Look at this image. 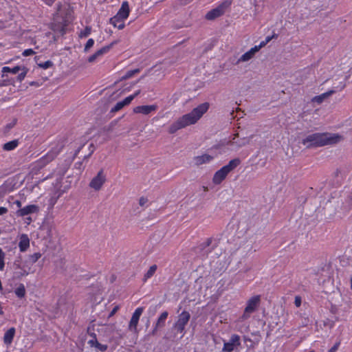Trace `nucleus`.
<instances>
[{
	"label": "nucleus",
	"instance_id": "f257e3e1",
	"mask_svg": "<svg viewBox=\"0 0 352 352\" xmlns=\"http://www.w3.org/2000/svg\"><path fill=\"white\" fill-rule=\"evenodd\" d=\"M342 140L343 137L338 133H314L307 135L301 143L307 148H311L336 144Z\"/></svg>",
	"mask_w": 352,
	"mask_h": 352
},
{
	"label": "nucleus",
	"instance_id": "f03ea898",
	"mask_svg": "<svg viewBox=\"0 0 352 352\" xmlns=\"http://www.w3.org/2000/svg\"><path fill=\"white\" fill-rule=\"evenodd\" d=\"M209 106L208 102L202 103L194 108L190 113L182 116L169 126L168 133L173 134L179 129L195 124L208 111Z\"/></svg>",
	"mask_w": 352,
	"mask_h": 352
},
{
	"label": "nucleus",
	"instance_id": "7ed1b4c3",
	"mask_svg": "<svg viewBox=\"0 0 352 352\" xmlns=\"http://www.w3.org/2000/svg\"><path fill=\"white\" fill-rule=\"evenodd\" d=\"M72 10L68 6L64 8L60 3L57 5V13L54 16L52 30L54 32L64 35L66 33V28L69 23Z\"/></svg>",
	"mask_w": 352,
	"mask_h": 352
},
{
	"label": "nucleus",
	"instance_id": "20e7f679",
	"mask_svg": "<svg viewBox=\"0 0 352 352\" xmlns=\"http://www.w3.org/2000/svg\"><path fill=\"white\" fill-rule=\"evenodd\" d=\"M346 76L344 75H339L333 76L327 80L331 85V89L329 90L332 91V95L343 90L346 87Z\"/></svg>",
	"mask_w": 352,
	"mask_h": 352
},
{
	"label": "nucleus",
	"instance_id": "39448f33",
	"mask_svg": "<svg viewBox=\"0 0 352 352\" xmlns=\"http://www.w3.org/2000/svg\"><path fill=\"white\" fill-rule=\"evenodd\" d=\"M261 303V296L256 295L251 297L247 302L246 307L244 309L243 314L241 318L243 320L248 319L250 314L254 312L257 307L259 306Z\"/></svg>",
	"mask_w": 352,
	"mask_h": 352
},
{
	"label": "nucleus",
	"instance_id": "423d86ee",
	"mask_svg": "<svg viewBox=\"0 0 352 352\" xmlns=\"http://www.w3.org/2000/svg\"><path fill=\"white\" fill-rule=\"evenodd\" d=\"M60 148L50 150L45 155L37 160L34 164V168L40 170L45 166L48 163L54 160L60 152Z\"/></svg>",
	"mask_w": 352,
	"mask_h": 352
},
{
	"label": "nucleus",
	"instance_id": "0eeeda50",
	"mask_svg": "<svg viewBox=\"0 0 352 352\" xmlns=\"http://www.w3.org/2000/svg\"><path fill=\"white\" fill-rule=\"evenodd\" d=\"M228 5L229 4L227 3V2L221 3L217 8L208 12L205 16V18L208 21H213L217 18L220 17L224 14L226 8L228 7Z\"/></svg>",
	"mask_w": 352,
	"mask_h": 352
},
{
	"label": "nucleus",
	"instance_id": "6e6552de",
	"mask_svg": "<svg viewBox=\"0 0 352 352\" xmlns=\"http://www.w3.org/2000/svg\"><path fill=\"white\" fill-rule=\"evenodd\" d=\"M107 180L104 170L100 169L89 183V187L95 190H99Z\"/></svg>",
	"mask_w": 352,
	"mask_h": 352
},
{
	"label": "nucleus",
	"instance_id": "1a4fd4ad",
	"mask_svg": "<svg viewBox=\"0 0 352 352\" xmlns=\"http://www.w3.org/2000/svg\"><path fill=\"white\" fill-rule=\"evenodd\" d=\"M190 318V314L188 311H182L179 314L178 320L175 324V328L176 330L179 333H182L184 331L185 327L188 322Z\"/></svg>",
	"mask_w": 352,
	"mask_h": 352
},
{
	"label": "nucleus",
	"instance_id": "9d476101",
	"mask_svg": "<svg viewBox=\"0 0 352 352\" xmlns=\"http://www.w3.org/2000/svg\"><path fill=\"white\" fill-rule=\"evenodd\" d=\"M240 337L236 334L232 335L229 342H224L222 351L223 352H232L234 347L240 346Z\"/></svg>",
	"mask_w": 352,
	"mask_h": 352
},
{
	"label": "nucleus",
	"instance_id": "9b49d317",
	"mask_svg": "<svg viewBox=\"0 0 352 352\" xmlns=\"http://www.w3.org/2000/svg\"><path fill=\"white\" fill-rule=\"evenodd\" d=\"M144 311V307H138L137 308L134 313L132 315V317L130 320L129 324V329L130 331H136L137 330V326L138 324V322L140 320V318L141 315L142 314Z\"/></svg>",
	"mask_w": 352,
	"mask_h": 352
},
{
	"label": "nucleus",
	"instance_id": "f8f14e48",
	"mask_svg": "<svg viewBox=\"0 0 352 352\" xmlns=\"http://www.w3.org/2000/svg\"><path fill=\"white\" fill-rule=\"evenodd\" d=\"M39 211V207L34 204L28 205L23 208H20L16 211L19 217H25L30 214L37 213Z\"/></svg>",
	"mask_w": 352,
	"mask_h": 352
},
{
	"label": "nucleus",
	"instance_id": "ddd939ff",
	"mask_svg": "<svg viewBox=\"0 0 352 352\" xmlns=\"http://www.w3.org/2000/svg\"><path fill=\"white\" fill-rule=\"evenodd\" d=\"M238 136V134L234 135V137L232 138V140L228 142V144L235 145L237 148L244 146L248 144L252 138L245 137L240 139L236 140V138Z\"/></svg>",
	"mask_w": 352,
	"mask_h": 352
},
{
	"label": "nucleus",
	"instance_id": "4468645a",
	"mask_svg": "<svg viewBox=\"0 0 352 352\" xmlns=\"http://www.w3.org/2000/svg\"><path fill=\"white\" fill-rule=\"evenodd\" d=\"M157 109V106L153 105H142L138 106L133 109V112L135 113H142L144 115H148L151 112L155 111Z\"/></svg>",
	"mask_w": 352,
	"mask_h": 352
},
{
	"label": "nucleus",
	"instance_id": "2eb2a0df",
	"mask_svg": "<svg viewBox=\"0 0 352 352\" xmlns=\"http://www.w3.org/2000/svg\"><path fill=\"white\" fill-rule=\"evenodd\" d=\"M228 172L225 170L223 167L217 170L212 178V182L214 184H220L228 175Z\"/></svg>",
	"mask_w": 352,
	"mask_h": 352
},
{
	"label": "nucleus",
	"instance_id": "dca6fc26",
	"mask_svg": "<svg viewBox=\"0 0 352 352\" xmlns=\"http://www.w3.org/2000/svg\"><path fill=\"white\" fill-rule=\"evenodd\" d=\"M91 336L93 337V339L89 340L88 341V344L91 347H96L98 350H99L100 351H102V352L105 351L107 349L108 346L107 344H100L97 340L96 335L94 333H91Z\"/></svg>",
	"mask_w": 352,
	"mask_h": 352
},
{
	"label": "nucleus",
	"instance_id": "f3484780",
	"mask_svg": "<svg viewBox=\"0 0 352 352\" xmlns=\"http://www.w3.org/2000/svg\"><path fill=\"white\" fill-rule=\"evenodd\" d=\"M168 316V313L167 311H164L161 314L160 317L158 318L155 326L152 331V335H155L157 331V329L162 328L165 326V322Z\"/></svg>",
	"mask_w": 352,
	"mask_h": 352
},
{
	"label": "nucleus",
	"instance_id": "a211bd4d",
	"mask_svg": "<svg viewBox=\"0 0 352 352\" xmlns=\"http://www.w3.org/2000/svg\"><path fill=\"white\" fill-rule=\"evenodd\" d=\"M129 14V6L127 1H124L118 12L117 16L118 18L126 19Z\"/></svg>",
	"mask_w": 352,
	"mask_h": 352
},
{
	"label": "nucleus",
	"instance_id": "6ab92c4d",
	"mask_svg": "<svg viewBox=\"0 0 352 352\" xmlns=\"http://www.w3.org/2000/svg\"><path fill=\"white\" fill-rule=\"evenodd\" d=\"M212 159V156L208 154H204L202 155L195 156L193 158V160L195 162V165L200 166L201 164L210 162Z\"/></svg>",
	"mask_w": 352,
	"mask_h": 352
},
{
	"label": "nucleus",
	"instance_id": "aec40b11",
	"mask_svg": "<svg viewBox=\"0 0 352 352\" xmlns=\"http://www.w3.org/2000/svg\"><path fill=\"white\" fill-rule=\"evenodd\" d=\"M258 49L255 47H252L249 51L243 54L238 60V63L239 62H246L249 60L252 59L255 54L258 52Z\"/></svg>",
	"mask_w": 352,
	"mask_h": 352
},
{
	"label": "nucleus",
	"instance_id": "412c9836",
	"mask_svg": "<svg viewBox=\"0 0 352 352\" xmlns=\"http://www.w3.org/2000/svg\"><path fill=\"white\" fill-rule=\"evenodd\" d=\"M213 241L214 240L212 238H208L205 241L199 245L198 248L201 251L206 250V253L211 252L216 247V245H212V247L210 249L206 250V248L212 245Z\"/></svg>",
	"mask_w": 352,
	"mask_h": 352
},
{
	"label": "nucleus",
	"instance_id": "4be33fe9",
	"mask_svg": "<svg viewBox=\"0 0 352 352\" xmlns=\"http://www.w3.org/2000/svg\"><path fill=\"white\" fill-rule=\"evenodd\" d=\"M15 331V329L14 327H11L5 333L3 342L6 345H10L12 342Z\"/></svg>",
	"mask_w": 352,
	"mask_h": 352
},
{
	"label": "nucleus",
	"instance_id": "5701e85b",
	"mask_svg": "<svg viewBox=\"0 0 352 352\" xmlns=\"http://www.w3.org/2000/svg\"><path fill=\"white\" fill-rule=\"evenodd\" d=\"M30 246V239L26 234H22L19 243L21 252H25Z\"/></svg>",
	"mask_w": 352,
	"mask_h": 352
},
{
	"label": "nucleus",
	"instance_id": "b1692460",
	"mask_svg": "<svg viewBox=\"0 0 352 352\" xmlns=\"http://www.w3.org/2000/svg\"><path fill=\"white\" fill-rule=\"evenodd\" d=\"M332 95V91H327L319 96H316L311 99L312 102H316L318 104H322L326 99Z\"/></svg>",
	"mask_w": 352,
	"mask_h": 352
},
{
	"label": "nucleus",
	"instance_id": "393cba45",
	"mask_svg": "<svg viewBox=\"0 0 352 352\" xmlns=\"http://www.w3.org/2000/svg\"><path fill=\"white\" fill-rule=\"evenodd\" d=\"M241 164V160L239 158H234L229 162V163L223 166L225 170H226L228 173H230L235 168H236Z\"/></svg>",
	"mask_w": 352,
	"mask_h": 352
},
{
	"label": "nucleus",
	"instance_id": "a878e982",
	"mask_svg": "<svg viewBox=\"0 0 352 352\" xmlns=\"http://www.w3.org/2000/svg\"><path fill=\"white\" fill-rule=\"evenodd\" d=\"M124 19L118 18L117 16L110 19V23L114 26L118 28L119 30H122L124 28Z\"/></svg>",
	"mask_w": 352,
	"mask_h": 352
},
{
	"label": "nucleus",
	"instance_id": "bb28decb",
	"mask_svg": "<svg viewBox=\"0 0 352 352\" xmlns=\"http://www.w3.org/2000/svg\"><path fill=\"white\" fill-rule=\"evenodd\" d=\"M21 70V67L20 66H15L13 68H10L9 67H3L2 68V78H5L7 76L5 74V73H12L13 74H17L19 71Z\"/></svg>",
	"mask_w": 352,
	"mask_h": 352
},
{
	"label": "nucleus",
	"instance_id": "cd10ccee",
	"mask_svg": "<svg viewBox=\"0 0 352 352\" xmlns=\"http://www.w3.org/2000/svg\"><path fill=\"white\" fill-rule=\"evenodd\" d=\"M116 43H117V41H115L112 42L111 43H110L109 45H106V46L102 47L101 49L98 50V51H96L95 52V54H96L97 57H99V56L103 55L104 54L108 52L110 50V49Z\"/></svg>",
	"mask_w": 352,
	"mask_h": 352
},
{
	"label": "nucleus",
	"instance_id": "c85d7f7f",
	"mask_svg": "<svg viewBox=\"0 0 352 352\" xmlns=\"http://www.w3.org/2000/svg\"><path fill=\"white\" fill-rule=\"evenodd\" d=\"M116 43H117V41H115L112 42L111 43H110L109 45H106V46L102 47L101 49L98 50V51H96L95 52V54H96L97 57H99V56L103 55L104 54L108 52L110 50V49Z\"/></svg>",
	"mask_w": 352,
	"mask_h": 352
},
{
	"label": "nucleus",
	"instance_id": "c756f323",
	"mask_svg": "<svg viewBox=\"0 0 352 352\" xmlns=\"http://www.w3.org/2000/svg\"><path fill=\"white\" fill-rule=\"evenodd\" d=\"M116 43H117V41H115L112 42L111 43H110L109 45H106V46L102 47L101 49L98 50V51H96L95 52V54H96L97 57H99V56L103 55L104 54L108 52L110 50V49Z\"/></svg>",
	"mask_w": 352,
	"mask_h": 352
},
{
	"label": "nucleus",
	"instance_id": "7c9ffc66",
	"mask_svg": "<svg viewBox=\"0 0 352 352\" xmlns=\"http://www.w3.org/2000/svg\"><path fill=\"white\" fill-rule=\"evenodd\" d=\"M19 145V140H14L3 144V148L5 151H12Z\"/></svg>",
	"mask_w": 352,
	"mask_h": 352
},
{
	"label": "nucleus",
	"instance_id": "2f4dec72",
	"mask_svg": "<svg viewBox=\"0 0 352 352\" xmlns=\"http://www.w3.org/2000/svg\"><path fill=\"white\" fill-rule=\"evenodd\" d=\"M41 257V254L39 252L34 253L29 256L28 260L25 261V264L28 263L34 264Z\"/></svg>",
	"mask_w": 352,
	"mask_h": 352
},
{
	"label": "nucleus",
	"instance_id": "473e14b6",
	"mask_svg": "<svg viewBox=\"0 0 352 352\" xmlns=\"http://www.w3.org/2000/svg\"><path fill=\"white\" fill-rule=\"evenodd\" d=\"M157 270V265H151L148 270L146 272V273L144 274V280H147L148 278H150L151 276H153V274L155 273Z\"/></svg>",
	"mask_w": 352,
	"mask_h": 352
},
{
	"label": "nucleus",
	"instance_id": "72a5a7b5",
	"mask_svg": "<svg viewBox=\"0 0 352 352\" xmlns=\"http://www.w3.org/2000/svg\"><path fill=\"white\" fill-rule=\"evenodd\" d=\"M15 294L19 298H23L25 295V289L23 284H21L16 289H15Z\"/></svg>",
	"mask_w": 352,
	"mask_h": 352
},
{
	"label": "nucleus",
	"instance_id": "f704fd0d",
	"mask_svg": "<svg viewBox=\"0 0 352 352\" xmlns=\"http://www.w3.org/2000/svg\"><path fill=\"white\" fill-rule=\"evenodd\" d=\"M140 72V69H135L133 70H129L126 72L124 76L122 77V80H126L131 78L133 75L138 74Z\"/></svg>",
	"mask_w": 352,
	"mask_h": 352
},
{
	"label": "nucleus",
	"instance_id": "c9c22d12",
	"mask_svg": "<svg viewBox=\"0 0 352 352\" xmlns=\"http://www.w3.org/2000/svg\"><path fill=\"white\" fill-rule=\"evenodd\" d=\"M91 32V28L90 26H86L83 31H81L79 37L80 38H85L87 37Z\"/></svg>",
	"mask_w": 352,
	"mask_h": 352
},
{
	"label": "nucleus",
	"instance_id": "e433bc0d",
	"mask_svg": "<svg viewBox=\"0 0 352 352\" xmlns=\"http://www.w3.org/2000/svg\"><path fill=\"white\" fill-rule=\"evenodd\" d=\"M30 267H29L28 265L24 263V265H23V269L21 270L19 274L22 276H28L30 273Z\"/></svg>",
	"mask_w": 352,
	"mask_h": 352
},
{
	"label": "nucleus",
	"instance_id": "4c0bfd02",
	"mask_svg": "<svg viewBox=\"0 0 352 352\" xmlns=\"http://www.w3.org/2000/svg\"><path fill=\"white\" fill-rule=\"evenodd\" d=\"M21 70H23L22 72H21L16 77L17 80L19 82H21L25 78L28 72V69L24 67L21 69Z\"/></svg>",
	"mask_w": 352,
	"mask_h": 352
},
{
	"label": "nucleus",
	"instance_id": "58836bf2",
	"mask_svg": "<svg viewBox=\"0 0 352 352\" xmlns=\"http://www.w3.org/2000/svg\"><path fill=\"white\" fill-rule=\"evenodd\" d=\"M124 107V105L123 104L122 101H120V102H117L116 104L111 109V113L117 112V111L121 110Z\"/></svg>",
	"mask_w": 352,
	"mask_h": 352
},
{
	"label": "nucleus",
	"instance_id": "ea45409f",
	"mask_svg": "<svg viewBox=\"0 0 352 352\" xmlns=\"http://www.w3.org/2000/svg\"><path fill=\"white\" fill-rule=\"evenodd\" d=\"M94 150H95V146L94 145V144H90L89 146V153L87 154H85L84 157H83V160H87L91 155L92 153L94 152Z\"/></svg>",
	"mask_w": 352,
	"mask_h": 352
},
{
	"label": "nucleus",
	"instance_id": "a19ab883",
	"mask_svg": "<svg viewBox=\"0 0 352 352\" xmlns=\"http://www.w3.org/2000/svg\"><path fill=\"white\" fill-rule=\"evenodd\" d=\"M4 258L5 253L3 252L2 249L0 248V270H3L4 268Z\"/></svg>",
	"mask_w": 352,
	"mask_h": 352
},
{
	"label": "nucleus",
	"instance_id": "79ce46f5",
	"mask_svg": "<svg viewBox=\"0 0 352 352\" xmlns=\"http://www.w3.org/2000/svg\"><path fill=\"white\" fill-rule=\"evenodd\" d=\"M94 44V39L93 38H89L87 41V43L85 45L84 51L85 52H88L89 50V49L93 47Z\"/></svg>",
	"mask_w": 352,
	"mask_h": 352
},
{
	"label": "nucleus",
	"instance_id": "37998d69",
	"mask_svg": "<svg viewBox=\"0 0 352 352\" xmlns=\"http://www.w3.org/2000/svg\"><path fill=\"white\" fill-rule=\"evenodd\" d=\"M53 65V63L51 60H47L43 63H39L38 66L43 69H47Z\"/></svg>",
	"mask_w": 352,
	"mask_h": 352
},
{
	"label": "nucleus",
	"instance_id": "c03bdc74",
	"mask_svg": "<svg viewBox=\"0 0 352 352\" xmlns=\"http://www.w3.org/2000/svg\"><path fill=\"white\" fill-rule=\"evenodd\" d=\"M13 265H14V270H21V269H23V265H21V258H20L19 259L15 260Z\"/></svg>",
	"mask_w": 352,
	"mask_h": 352
},
{
	"label": "nucleus",
	"instance_id": "a18cd8bd",
	"mask_svg": "<svg viewBox=\"0 0 352 352\" xmlns=\"http://www.w3.org/2000/svg\"><path fill=\"white\" fill-rule=\"evenodd\" d=\"M133 100V96H132L131 95L125 98L122 101V102L123 103V104L124 106H126L128 104H129L131 101Z\"/></svg>",
	"mask_w": 352,
	"mask_h": 352
},
{
	"label": "nucleus",
	"instance_id": "49530a36",
	"mask_svg": "<svg viewBox=\"0 0 352 352\" xmlns=\"http://www.w3.org/2000/svg\"><path fill=\"white\" fill-rule=\"evenodd\" d=\"M34 54H35V52L32 49H27L23 51L22 54L24 56H32Z\"/></svg>",
	"mask_w": 352,
	"mask_h": 352
},
{
	"label": "nucleus",
	"instance_id": "de8ad7c7",
	"mask_svg": "<svg viewBox=\"0 0 352 352\" xmlns=\"http://www.w3.org/2000/svg\"><path fill=\"white\" fill-rule=\"evenodd\" d=\"M340 344V341L336 342L335 344L328 351V352H336Z\"/></svg>",
	"mask_w": 352,
	"mask_h": 352
},
{
	"label": "nucleus",
	"instance_id": "09e8293b",
	"mask_svg": "<svg viewBox=\"0 0 352 352\" xmlns=\"http://www.w3.org/2000/svg\"><path fill=\"white\" fill-rule=\"evenodd\" d=\"M302 299L299 296H296L295 297L294 304L297 307H299L301 305Z\"/></svg>",
	"mask_w": 352,
	"mask_h": 352
},
{
	"label": "nucleus",
	"instance_id": "8fccbe9b",
	"mask_svg": "<svg viewBox=\"0 0 352 352\" xmlns=\"http://www.w3.org/2000/svg\"><path fill=\"white\" fill-rule=\"evenodd\" d=\"M148 199L146 197H141L139 199V204L141 206H144L147 202H148Z\"/></svg>",
	"mask_w": 352,
	"mask_h": 352
},
{
	"label": "nucleus",
	"instance_id": "3c124183",
	"mask_svg": "<svg viewBox=\"0 0 352 352\" xmlns=\"http://www.w3.org/2000/svg\"><path fill=\"white\" fill-rule=\"evenodd\" d=\"M267 43V41H263L260 43L258 45H255L254 47L258 49V51L261 50V48L265 46V45Z\"/></svg>",
	"mask_w": 352,
	"mask_h": 352
},
{
	"label": "nucleus",
	"instance_id": "603ef678",
	"mask_svg": "<svg viewBox=\"0 0 352 352\" xmlns=\"http://www.w3.org/2000/svg\"><path fill=\"white\" fill-rule=\"evenodd\" d=\"M97 56L96 54L94 53V54H92L91 56H90L89 58H88V62L89 63H93L96 60V59L97 58Z\"/></svg>",
	"mask_w": 352,
	"mask_h": 352
},
{
	"label": "nucleus",
	"instance_id": "864d4df0",
	"mask_svg": "<svg viewBox=\"0 0 352 352\" xmlns=\"http://www.w3.org/2000/svg\"><path fill=\"white\" fill-rule=\"evenodd\" d=\"M75 168L79 169L80 170H83L84 167L82 166V162H76L75 164Z\"/></svg>",
	"mask_w": 352,
	"mask_h": 352
},
{
	"label": "nucleus",
	"instance_id": "5fc2aeb1",
	"mask_svg": "<svg viewBox=\"0 0 352 352\" xmlns=\"http://www.w3.org/2000/svg\"><path fill=\"white\" fill-rule=\"evenodd\" d=\"M85 144H82L79 146L74 153V157H76L77 155L80 153V151L84 148Z\"/></svg>",
	"mask_w": 352,
	"mask_h": 352
},
{
	"label": "nucleus",
	"instance_id": "6e6d98bb",
	"mask_svg": "<svg viewBox=\"0 0 352 352\" xmlns=\"http://www.w3.org/2000/svg\"><path fill=\"white\" fill-rule=\"evenodd\" d=\"M8 209L5 207L0 206V215L7 213Z\"/></svg>",
	"mask_w": 352,
	"mask_h": 352
},
{
	"label": "nucleus",
	"instance_id": "4d7b16f0",
	"mask_svg": "<svg viewBox=\"0 0 352 352\" xmlns=\"http://www.w3.org/2000/svg\"><path fill=\"white\" fill-rule=\"evenodd\" d=\"M45 1V3L47 5V6H52L56 0H44Z\"/></svg>",
	"mask_w": 352,
	"mask_h": 352
},
{
	"label": "nucleus",
	"instance_id": "13d9d810",
	"mask_svg": "<svg viewBox=\"0 0 352 352\" xmlns=\"http://www.w3.org/2000/svg\"><path fill=\"white\" fill-rule=\"evenodd\" d=\"M118 309V307H115L110 314V316H113Z\"/></svg>",
	"mask_w": 352,
	"mask_h": 352
},
{
	"label": "nucleus",
	"instance_id": "bf43d9fd",
	"mask_svg": "<svg viewBox=\"0 0 352 352\" xmlns=\"http://www.w3.org/2000/svg\"><path fill=\"white\" fill-rule=\"evenodd\" d=\"M14 204L19 207V208H21V202L19 200H16L14 201Z\"/></svg>",
	"mask_w": 352,
	"mask_h": 352
},
{
	"label": "nucleus",
	"instance_id": "052dcab7",
	"mask_svg": "<svg viewBox=\"0 0 352 352\" xmlns=\"http://www.w3.org/2000/svg\"><path fill=\"white\" fill-rule=\"evenodd\" d=\"M140 90H138V91H137L134 94H133V95H131V96H133V98H135V97H136L138 95H139V94H140Z\"/></svg>",
	"mask_w": 352,
	"mask_h": 352
},
{
	"label": "nucleus",
	"instance_id": "680f3d73",
	"mask_svg": "<svg viewBox=\"0 0 352 352\" xmlns=\"http://www.w3.org/2000/svg\"><path fill=\"white\" fill-rule=\"evenodd\" d=\"M26 220H27V223L28 224H30L31 223V221H32L31 217H27Z\"/></svg>",
	"mask_w": 352,
	"mask_h": 352
},
{
	"label": "nucleus",
	"instance_id": "e2e57ef3",
	"mask_svg": "<svg viewBox=\"0 0 352 352\" xmlns=\"http://www.w3.org/2000/svg\"><path fill=\"white\" fill-rule=\"evenodd\" d=\"M271 40V37L270 36H267L266 38H265V41H267V43L270 42Z\"/></svg>",
	"mask_w": 352,
	"mask_h": 352
},
{
	"label": "nucleus",
	"instance_id": "0e129e2a",
	"mask_svg": "<svg viewBox=\"0 0 352 352\" xmlns=\"http://www.w3.org/2000/svg\"><path fill=\"white\" fill-rule=\"evenodd\" d=\"M30 85H37V83L36 82H30Z\"/></svg>",
	"mask_w": 352,
	"mask_h": 352
},
{
	"label": "nucleus",
	"instance_id": "69168bd1",
	"mask_svg": "<svg viewBox=\"0 0 352 352\" xmlns=\"http://www.w3.org/2000/svg\"><path fill=\"white\" fill-rule=\"evenodd\" d=\"M351 289H352V277L351 278Z\"/></svg>",
	"mask_w": 352,
	"mask_h": 352
},
{
	"label": "nucleus",
	"instance_id": "338daca9",
	"mask_svg": "<svg viewBox=\"0 0 352 352\" xmlns=\"http://www.w3.org/2000/svg\"><path fill=\"white\" fill-rule=\"evenodd\" d=\"M333 325H334V322H332V323L331 324V327H332Z\"/></svg>",
	"mask_w": 352,
	"mask_h": 352
},
{
	"label": "nucleus",
	"instance_id": "774afa93",
	"mask_svg": "<svg viewBox=\"0 0 352 352\" xmlns=\"http://www.w3.org/2000/svg\"><path fill=\"white\" fill-rule=\"evenodd\" d=\"M309 352H315V351L312 350V351H309Z\"/></svg>",
	"mask_w": 352,
	"mask_h": 352
}]
</instances>
